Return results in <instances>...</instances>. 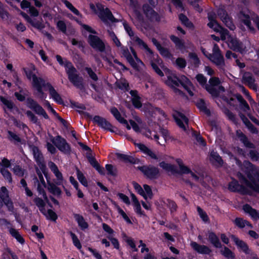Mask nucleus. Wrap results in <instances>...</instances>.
Returning <instances> with one entry per match:
<instances>
[{
	"label": "nucleus",
	"instance_id": "obj_1",
	"mask_svg": "<svg viewBox=\"0 0 259 259\" xmlns=\"http://www.w3.org/2000/svg\"><path fill=\"white\" fill-rule=\"evenodd\" d=\"M241 171L237 174L242 185L232 178L228 185V189L232 192H238L243 194L252 195L253 192L259 193V168L249 161H244Z\"/></svg>",
	"mask_w": 259,
	"mask_h": 259
},
{
	"label": "nucleus",
	"instance_id": "obj_2",
	"mask_svg": "<svg viewBox=\"0 0 259 259\" xmlns=\"http://www.w3.org/2000/svg\"><path fill=\"white\" fill-rule=\"evenodd\" d=\"M135 118L137 123L130 120V125L129 124L131 128L132 127L135 132L142 133L146 137L154 140L161 145H164L165 143L172 140L168 131L162 128L158 124L154 125V129H153V131H151L149 129L145 128L143 127L140 128L138 124L141 125L142 122L141 119L138 116H136Z\"/></svg>",
	"mask_w": 259,
	"mask_h": 259
},
{
	"label": "nucleus",
	"instance_id": "obj_3",
	"mask_svg": "<svg viewBox=\"0 0 259 259\" xmlns=\"http://www.w3.org/2000/svg\"><path fill=\"white\" fill-rule=\"evenodd\" d=\"M157 66L162 68L167 76V79L165 81L166 84L170 87L173 92L177 95L182 96V92L179 89L180 83L187 91L190 96H193L195 94V90L189 79L184 75L181 76L180 79L171 73V71L166 68H164L161 59H158L156 63Z\"/></svg>",
	"mask_w": 259,
	"mask_h": 259
},
{
	"label": "nucleus",
	"instance_id": "obj_4",
	"mask_svg": "<svg viewBox=\"0 0 259 259\" xmlns=\"http://www.w3.org/2000/svg\"><path fill=\"white\" fill-rule=\"evenodd\" d=\"M143 11L147 18V20H145L143 16L136 10L134 12L135 18L133 19V23L135 26L141 31H143L144 29H148L149 24L147 20L150 21H156L160 20V17L158 14L149 6L146 5H144Z\"/></svg>",
	"mask_w": 259,
	"mask_h": 259
},
{
	"label": "nucleus",
	"instance_id": "obj_5",
	"mask_svg": "<svg viewBox=\"0 0 259 259\" xmlns=\"http://www.w3.org/2000/svg\"><path fill=\"white\" fill-rule=\"evenodd\" d=\"M197 81L212 96L218 97L221 92H224V88L220 86L218 78L212 77L209 80V84H206L207 79L201 74H198L196 76Z\"/></svg>",
	"mask_w": 259,
	"mask_h": 259
},
{
	"label": "nucleus",
	"instance_id": "obj_6",
	"mask_svg": "<svg viewBox=\"0 0 259 259\" xmlns=\"http://www.w3.org/2000/svg\"><path fill=\"white\" fill-rule=\"evenodd\" d=\"M132 40L135 43L139 48L145 51L147 55L148 56L149 60H150L151 65L156 73L160 76H164L163 72L158 68L156 64L157 60L160 59L158 56L155 55L147 45L137 35L134 36Z\"/></svg>",
	"mask_w": 259,
	"mask_h": 259
},
{
	"label": "nucleus",
	"instance_id": "obj_7",
	"mask_svg": "<svg viewBox=\"0 0 259 259\" xmlns=\"http://www.w3.org/2000/svg\"><path fill=\"white\" fill-rule=\"evenodd\" d=\"M56 59L58 63L62 66L65 67L66 71L68 75V78L74 85L78 88L82 86V79L76 74L75 68L72 64L67 61L66 59H63L60 56L57 55Z\"/></svg>",
	"mask_w": 259,
	"mask_h": 259
},
{
	"label": "nucleus",
	"instance_id": "obj_8",
	"mask_svg": "<svg viewBox=\"0 0 259 259\" xmlns=\"http://www.w3.org/2000/svg\"><path fill=\"white\" fill-rule=\"evenodd\" d=\"M24 70L27 77L32 80V85L37 92V97L41 100H45L47 98V95L43 92L42 88L46 85L45 81L40 77H37L30 71L26 69Z\"/></svg>",
	"mask_w": 259,
	"mask_h": 259
},
{
	"label": "nucleus",
	"instance_id": "obj_9",
	"mask_svg": "<svg viewBox=\"0 0 259 259\" xmlns=\"http://www.w3.org/2000/svg\"><path fill=\"white\" fill-rule=\"evenodd\" d=\"M133 56L130 54L128 49L121 47L120 51L122 56L126 58L128 62L135 69L140 70L144 66L142 61L138 57L136 52L133 48H130Z\"/></svg>",
	"mask_w": 259,
	"mask_h": 259
},
{
	"label": "nucleus",
	"instance_id": "obj_10",
	"mask_svg": "<svg viewBox=\"0 0 259 259\" xmlns=\"http://www.w3.org/2000/svg\"><path fill=\"white\" fill-rule=\"evenodd\" d=\"M91 9L97 14L99 17L104 22L110 21L111 22H117L118 20L115 18L111 11L108 8H105L101 4H97L96 5L91 4L90 5Z\"/></svg>",
	"mask_w": 259,
	"mask_h": 259
},
{
	"label": "nucleus",
	"instance_id": "obj_11",
	"mask_svg": "<svg viewBox=\"0 0 259 259\" xmlns=\"http://www.w3.org/2000/svg\"><path fill=\"white\" fill-rule=\"evenodd\" d=\"M221 39L226 40L228 45L231 49L243 53L245 51L244 45L239 42L236 37L232 36L229 34L228 31L224 29L220 32Z\"/></svg>",
	"mask_w": 259,
	"mask_h": 259
},
{
	"label": "nucleus",
	"instance_id": "obj_12",
	"mask_svg": "<svg viewBox=\"0 0 259 259\" xmlns=\"http://www.w3.org/2000/svg\"><path fill=\"white\" fill-rule=\"evenodd\" d=\"M201 51L203 54L218 67L222 68L225 66L224 57L217 45H214L212 55L207 53L204 49H202Z\"/></svg>",
	"mask_w": 259,
	"mask_h": 259
},
{
	"label": "nucleus",
	"instance_id": "obj_13",
	"mask_svg": "<svg viewBox=\"0 0 259 259\" xmlns=\"http://www.w3.org/2000/svg\"><path fill=\"white\" fill-rule=\"evenodd\" d=\"M26 104L29 108L33 110L37 114L42 116L46 119L49 118L48 115L42 107L32 98H27Z\"/></svg>",
	"mask_w": 259,
	"mask_h": 259
},
{
	"label": "nucleus",
	"instance_id": "obj_14",
	"mask_svg": "<svg viewBox=\"0 0 259 259\" xmlns=\"http://www.w3.org/2000/svg\"><path fill=\"white\" fill-rule=\"evenodd\" d=\"M172 116L175 119L177 124L183 131H186L188 127V119L183 113L179 111H175Z\"/></svg>",
	"mask_w": 259,
	"mask_h": 259
},
{
	"label": "nucleus",
	"instance_id": "obj_15",
	"mask_svg": "<svg viewBox=\"0 0 259 259\" xmlns=\"http://www.w3.org/2000/svg\"><path fill=\"white\" fill-rule=\"evenodd\" d=\"M52 142L61 152L64 153H69L70 151V148L69 144L66 140L60 136H57L52 140Z\"/></svg>",
	"mask_w": 259,
	"mask_h": 259
},
{
	"label": "nucleus",
	"instance_id": "obj_16",
	"mask_svg": "<svg viewBox=\"0 0 259 259\" xmlns=\"http://www.w3.org/2000/svg\"><path fill=\"white\" fill-rule=\"evenodd\" d=\"M88 42L95 49L100 52L105 50V45L98 36L94 34H90L88 36Z\"/></svg>",
	"mask_w": 259,
	"mask_h": 259
},
{
	"label": "nucleus",
	"instance_id": "obj_17",
	"mask_svg": "<svg viewBox=\"0 0 259 259\" xmlns=\"http://www.w3.org/2000/svg\"><path fill=\"white\" fill-rule=\"evenodd\" d=\"M145 176L150 179H154L159 175V169L158 168L152 166H143L138 167Z\"/></svg>",
	"mask_w": 259,
	"mask_h": 259
},
{
	"label": "nucleus",
	"instance_id": "obj_18",
	"mask_svg": "<svg viewBox=\"0 0 259 259\" xmlns=\"http://www.w3.org/2000/svg\"><path fill=\"white\" fill-rule=\"evenodd\" d=\"M218 15L220 17L223 22L231 30H233L235 28L231 18L226 13L223 8H221L218 10Z\"/></svg>",
	"mask_w": 259,
	"mask_h": 259
},
{
	"label": "nucleus",
	"instance_id": "obj_19",
	"mask_svg": "<svg viewBox=\"0 0 259 259\" xmlns=\"http://www.w3.org/2000/svg\"><path fill=\"white\" fill-rule=\"evenodd\" d=\"M0 101L4 105V108L5 110L8 109L13 113H18L19 112L18 108L9 98L0 96Z\"/></svg>",
	"mask_w": 259,
	"mask_h": 259
},
{
	"label": "nucleus",
	"instance_id": "obj_20",
	"mask_svg": "<svg viewBox=\"0 0 259 259\" xmlns=\"http://www.w3.org/2000/svg\"><path fill=\"white\" fill-rule=\"evenodd\" d=\"M242 82L253 90L257 89V85L255 82V79L253 75L250 72H245L242 76Z\"/></svg>",
	"mask_w": 259,
	"mask_h": 259
},
{
	"label": "nucleus",
	"instance_id": "obj_21",
	"mask_svg": "<svg viewBox=\"0 0 259 259\" xmlns=\"http://www.w3.org/2000/svg\"><path fill=\"white\" fill-rule=\"evenodd\" d=\"M93 120L102 128L109 131L111 132H114L113 130V127L105 119L102 118L100 116H96L94 118Z\"/></svg>",
	"mask_w": 259,
	"mask_h": 259
},
{
	"label": "nucleus",
	"instance_id": "obj_22",
	"mask_svg": "<svg viewBox=\"0 0 259 259\" xmlns=\"http://www.w3.org/2000/svg\"><path fill=\"white\" fill-rule=\"evenodd\" d=\"M34 157L38 163L40 169L42 172L45 174L46 172V167L44 162L43 158L41 154L39 151L36 147H33L32 149Z\"/></svg>",
	"mask_w": 259,
	"mask_h": 259
},
{
	"label": "nucleus",
	"instance_id": "obj_23",
	"mask_svg": "<svg viewBox=\"0 0 259 259\" xmlns=\"http://www.w3.org/2000/svg\"><path fill=\"white\" fill-rule=\"evenodd\" d=\"M177 162L179 165L180 169L182 173L189 174L190 175V178H191L192 180L199 181L200 178L199 176L192 172L187 166L184 165L181 159H177Z\"/></svg>",
	"mask_w": 259,
	"mask_h": 259
},
{
	"label": "nucleus",
	"instance_id": "obj_24",
	"mask_svg": "<svg viewBox=\"0 0 259 259\" xmlns=\"http://www.w3.org/2000/svg\"><path fill=\"white\" fill-rule=\"evenodd\" d=\"M148 112L154 120H163L166 118L164 113L158 108H155L149 105Z\"/></svg>",
	"mask_w": 259,
	"mask_h": 259
},
{
	"label": "nucleus",
	"instance_id": "obj_25",
	"mask_svg": "<svg viewBox=\"0 0 259 259\" xmlns=\"http://www.w3.org/2000/svg\"><path fill=\"white\" fill-rule=\"evenodd\" d=\"M37 172L38 175L39 179V182H38L37 185V191L39 195L42 196L43 198H44V200L46 201H48V198L44 190L45 188L46 187V183L45 180L41 174L39 173L38 171Z\"/></svg>",
	"mask_w": 259,
	"mask_h": 259
},
{
	"label": "nucleus",
	"instance_id": "obj_26",
	"mask_svg": "<svg viewBox=\"0 0 259 259\" xmlns=\"http://www.w3.org/2000/svg\"><path fill=\"white\" fill-rule=\"evenodd\" d=\"M208 18L209 22L207 25L210 28L213 29L214 31L220 33L224 29L215 21L214 14L211 13H208Z\"/></svg>",
	"mask_w": 259,
	"mask_h": 259
},
{
	"label": "nucleus",
	"instance_id": "obj_27",
	"mask_svg": "<svg viewBox=\"0 0 259 259\" xmlns=\"http://www.w3.org/2000/svg\"><path fill=\"white\" fill-rule=\"evenodd\" d=\"M190 245L194 250L200 254H209L211 252V250L207 246L200 245L195 242H191Z\"/></svg>",
	"mask_w": 259,
	"mask_h": 259
},
{
	"label": "nucleus",
	"instance_id": "obj_28",
	"mask_svg": "<svg viewBox=\"0 0 259 259\" xmlns=\"http://www.w3.org/2000/svg\"><path fill=\"white\" fill-rule=\"evenodd\" d=\"M49 166L57 178V184L59 185H62L63 178L61 172L59 170L57 165L53 162H50L49 163Z\"/></svg>",
	"mask_w": 259,
	"mask_h": 259
},
{
	"label": "nucleus",
	"instance_id": "obj_29",
	"mask_svg": "<svg viewBox=\"0 0 259 259\" xmlns=\"http://www.w3.org/2000/svg\"><path fill=\"white\" fill-rule=\"evenodd\" d=\"M44 87H47L50 92L52 98L57 103L62 104L63 100L60 95L56 92L54 88L49 83H46Z\"/></svg>",
	"mask_w": 259,
	"mask_h": 259
},
{
	"label": "nucleus",
	"instance_id": "obj_30",
	"mask_svg": "<svg viewBox=\"0 0 259 259\" xmlns=\"http://www.w3.org/2000/svg\"><path fill=\"white\" fill-rule=\"evenodd\" d=\"M244 212L249 214L254 221L259 220V211L252 208L249 205L245 204L243 206Z\"/></svg>",
	"mask_w": 259,
	"mask_h": 259
},
{
	"label": "nucleus",
	"instance_id": "obj_31",
	"mask_svg": "<svg viewBox=\"0 0 259 259\" xmlns=\"http://www.w3.org/2000/svg\"><path fill=\"white\" fill-rule=\"evenodd\" d=\"M130 94L132 96V101L133 105L137 108H140L142 107L141 98L139 96L137 91L131 90Z\"/></svg>",
	"mask_w": 259,
	"mask_h": 259
},
{
	"label": "nucleus",
	"instance_id": "obj_32",
	"mask_svg": "<svg viewBox=\"0 0 259 259\" xmlns=\"http://www.w3.org/2000/svg\"><path fill=\"white\" fill-rule=\"evenodd\" d=\"M136 146L144 154L149 156L151 158L154 159H157L158 157L156 155V154L153 153L150 149L147 148L145 145L138 143L136 144Z\"/></svg>",
	"mask_w": 259,
	"mask_h": 259
},
{
	"label": "nucleus",
	"instance_id": "obj_33",
	"mask_svg": "<svg viewBox=\"0 0 259 259\" xmlns=\"http://www.w3.org/2000/svg\"><path fill=\"white\" fill-rule=\"evenodd\" d=\"M236 136L237 138L243 143L244 145L249 148H253L254 145L251 143L249 142L247 138L245 136V135L240 131H236Z\"/></svg>",
	"mask_w": 259,
	"mask_h": 259
},
{
	"label": "nucleus",
	"instance_id": "obj_34",
	"mask_svg": "<svg viewBox=\"0 0 259 259\" xmlns=\"http://www.w3.org/2000/svg\"><path fill=\"white\" fill-rule=\"evenodd\" d=\"M232 239L234 241L238 247L242 249L245 253H249V249L246 244L242 240H239L237 237L234 235L231 236Z\"/></svg>",
	"mask_w": 259,
	"mask_h": 259
},
{
	"label": "nucleus",
	"instance_id": "obj_35",
	"mask_svg": "<svg viewBox=\"0 0 259 259\" xmlns=\"http://www.w3.org/2000/svg\"><path fill=\"white\" fill-rule=\"evenodd\" d=\"M22 15L25 18V19L33 27L40 29L44 28V25L41 22L35 19H32L30 18L25 13H22Z\"/></svg>",
	"mask_w": 259,
	"mask_h": 259
},
{
	"label": "nucleus",
	"instance_id": "obj_36",
	"mask_svg": "<svg viewBox=\"0 0 259 259\" xmlns=\"http://www.w3.org/2000/svg\"><path fill=\"white\" fill-rule=\"evenodd\" d=\"M131 198L133 203L135 211L138 214L144 215V212L142 210L141 204L134 194H131Z\"/></svg>",
	"mask_w": 259,
	"mask_h": 259
},
{
	"label": "nucleus",
	"instance_id": "obj_37",
	"mask_svg": "<svg viewBox=\"0 0 259 259\" xmlns=\"http://www.w3.org/2000/svg\"><path fill=\"white\" fill-rule=\"evenodd\" d=\"M74 218L81 229L85 230L88 228V224L82 215L78 214H74Z\"/></svg>",
	"mask_w": 259,
	"mask_h": 259
},
{
	"label": "nucleus",
	"instance_id": "obj_38",
	"mask_svg": "<svg viewBox=\"0 0 259 259\" xmlns=\"http://www.w3.org/2000/svg\"><path fill=\"white\" fill-rule=\"evenodd\" d=\"M111 112L118 121L121 123L125 124L128 130L131 129V127L129 126V124L127 123V121L121 117L120 114L117 109L113 108L111 109Z\"/></svg>",
	"mask_w": 259,
	"mask_h": 259
},
{
	"label": "nucleus",
	"instance_id": "obj_39",
	"mask_svg": "<svg viewBox=\"0 0 259 259\" xmlns=\"http://www.w3.org/2000/svg\"><path fill=\"white\" fill-rule=\"evenodd\" d=\"M239 18L248 29L253 30V28H252L251 25L250 19L248 14L241 13L239 15Z\"/></svg>",
	"mask_w": 259,
	"mask_h": 259
},
{
	"label": "nucleus",
	"instance_id": "obj_40",
	"mask_svg": "<svg viewBox=\"0 0 259 259\" xmlns=\"http://www.w3.org/2000/svg\"><path fill=\"white\" fill-rule=\"evenodd\" d=\"M210 160L211 161L217 165H221L223 164V160L219 155L214 151L210 153Z\"/></svg>",
	"mask_w": 259,
	"mask_h": 259
},
{
	"label": "nucleus",
	"instance_id": "obj_41",
	"mask_svg": "<svg viewBox=\"0 0 259 259\" xmlns=\"http://www.w3.org/2000/svg\"><path fill=\"white\" fill-rule=\"evenodd\" d=\"M208 239L211 243L216 247L220 248L222 246L221 243L219 241L218 237L213 232L208 233Z\"/></svg>",
	"mask_w": 259,
	"mask_h": 259
},
{
	"label": "nucleus",
	"instance_id": "obj_42",
	"mask_svg": "<svg viewBox=\"0 0 259 259\" xmlns=\"http://www.w3.org/2000/svg\"><path fill=\"white\" fill-rule=\"evenodd\" d=\"M62 2L65 5V6L74 15L82 17V15L79 12V11L76 9L72 4L67 0H62Z\"/></svg>",
	"mask_w": 259,
	"mask_h": 259
},
{
	"label": "nucleus",
	"instance_id": "obj_43",
	"mask_svg": "<svg viewBox=\"0 0 259 259\" xmlns=\"http://www.w3.org/2000/svg\"><path fill=\"white\" fill-rule=\"evenodd\" d=\"M235 224L240 228H244L245 226L249 228H252V225L249 222L241 218H236L235 220Z\"/></svg>",
	"mask_w": 259,
	"mask_h": 259
},
{
	"label": "nucleus",
	"instance_id": "obj_44",
	"mask_svg": "<svg viewBox=\"0 0 259 259\" xmlns=\"http://www.w3.org/2000/svg\"><path fill=\"white\" fill-rule=\"evenodd\" d=\"M48 189L50 193L55 195L59 196L61 194V190L53 183H48Z\"/></svg>",
	"mask_w": 259,
	"mask_h": 259
},
{
	"label": "nucleus",
	"instance_id": "obj_45",
	"mask_svg": "<svg viewBox=\"0 0 259 259\" xmlns=\"http://www.w3.org/2000/svg\"><path fill=\"white\" fill-rule=\"evenodd\" d=\"M10 233L20 243L23 244L24 240L20 234L19 232L14 228H10Z\"/></svg>",
	"mask_w": 259,
	"mask_h": 259
},
{
	"label": "nucleus",
	"instance_id": "obj_46",
	"mask_svg": "<svg viewBox=\"0 0 259 259\" xmlns=\"http://www.w3.org/2000/svg\"><path fill=\"white\" fill-rule=\"evenodd\" d=\"M160 166L167 172L174 173L176 171V167L174 165L161 162L159 164Z\"/></svg>",
	"mask_w": 259,
	"mask_h": 259
},
{
	"label": "nucleus",
	"instance_id": "obj_47",
	"mask_svg": "<svg viewBox=\"0 0 259 259\" xmlns=\"http://www.w3.org/2000/svg\"><path fill=\"white\" fill-rule=\"evenodd\" d=\"M221 252L225 257L228 259H235V255L233 252L226 247H224L221 250Z\"/></svg>",
	"mask_w": 259,
	"mask_h": 259
},
{
	"label": "nucleus",
	"instance_id": "obj_48",
	"mask_svg": "<svg viewBox=\"0 0 259 259\" xmlns=\"http://www.w3.org/2000/svg\"><path fill=\"white\" fill-rule=\"evenodd\" d=\"M34 201L39 210L42 213H45V201L40 198L36 197L34 199Z\"/></svg>",
	"mask_w": 259,
	"mask_h": 259
},
{
	"label": "nucleus",
	"instance_id": "obj_49",
	"mask_svg": "<svg viewBox=\"0 0 259 259\" xmlns=\"http://www.w3.org/2000/svg\"><path fill=\"white\" fill-rule=\"evenodd\" d=\"M144 195H141L145 199L148 198L151 199L152 197V192L151 188L147 185H144Z\"/></svg>",
	"mask_w": 259,
	"mask_h": 259
},
{
	"label": "nucleus",
	"instance_id": "obj_50",
	"mask_svg": "<svg viewBox=\"0 0 259 259\" xmlns=\"http://www.w3.org/2000/svg\"><path fill=\"white\" fill-rule=\"evenodd\" d=\"M116 209L118 213L121 215L124 220L129 224H132V222L130 219L128 218L126 213L117 205H116Z\"/></svg>",
	"mask_w": 259,
	"mask_h": 259
},
{
	"label": "nucleus",
	"instance_id": "obj_51",
	"mask_svg": "<svg viewBox=\"0 0 259 259\" xmlns=\"http://www.w3.org/2000/svg\"><path fill=\"white\" fill-rule=\"evenodd\" d=\"M242 121L244 123V124L248 127L249 130L252 133H256V128L253 126V125L250 122V121L248 120V119L245 117L244 116H240Z\"/></svg>",
	"mask_w": 259,
	"mask_h": 259
},
{
	"label": "nucleus",
	"instance_id": "obj_52",
	"mask_svg": "<svg viewBox=\"0 0 259 259\" xmlns=\"http://www.w3.org/2000/svg\"><path fill=\"white\" fill-rule=\"evenodd\" d=\"M192 135L194 138H195L196 141V144L197 145L201 147H204L206 145L205 142L199 134H197V133L193 132Z\"/></svg>",
	"mask_w": 259,
	"mask_h": 259
},
{
	"label": "nucleus",
	"instance_id": "obj_53",
	"mask_svg": "<svg viewBox=\"0 0 259 259\" xmlns=\"http://www.w3.org/2000/svg\"><path fill=\"white\" fill-rule=\"evenodd\" d=\"M117 86L121 90H127L128 83L124 79H121L116 81Z\"/></svg>",
	"mask_w": 259,
	"mask_h": 259
},
{
	"label": "nucleus",
	"instance_id": "obj_54",
	"mask_svg": "<svg viewBox=\"0 0 259 259\" xmlns=\"http://www.w3.org/2000/svg\"><path fill=\"white\" fill-rule=\"evenodd\" d=\"M170 38L175 44L176 47H178L179 49L182 50L184 48V43L179 38L174 35H171L170 36Z\"/></svg>",
	"mask_w": 259,
	"mask_h": 259
},
{
	"label": "nucleus",
	"instance_id": "obj_55",
	"mask_svg": "<svg viewBox=\"0 0 259 259\" xmlns=\"http://www.w3.org/2000/svg\"><path fill=\"white\" fill-rule=\"evenodd\" d=\"M0 172L3 176V177L6 179L9 183H12V179L11 177V174L8 171L7 169H4L2 166L1 167Z\"/></svg>",
	"mask_w": 259,
	"mask_h": 259
},
{
	"label": "nucleus",
	"instance_id": "obj_56",
	"mask_svg": "<svg viewBox=\"0 0 259 259\" xmlns=\"http://www.w3.org/2000/svg\"><path fill=\"white\" fill-rule=\"evenodd\" d=\"M74 20L76 21L80 26H81V27H82V28L84 30H85L87 31L88 32H90L92 34L96 33V31L95 30H94L90 26L82 23V22L77 19H74Z\"/></svg>",
	"mask_w": 259,
	"mask_h": 259
},
{
	"label": "nucleus",
	"instance_id": "obj_57",
	"mask_svg": "<svg viewBox=\"0 0 259 259\" xmlns=\"http://www.w3.org/2000/svg\"><path fill=\"white\" fill-rule=\"evenodd\" d=\"M47 219L55 221L57 216L56 213L51 209H48L47 211L45 209V213H43Z\"/></svg>",
	"mask_w": 259,
	"mask_h": 259
},
{
	"label": "nucleus",
	"instance_id": "obj_58",
	"mask_svg": "<svg viewBox=\"0 0 259 259\" xmlns=\"http://www.w3.org/2000/svg\"><path fill=\"white\" fill-rule=\"evenodd\" d=\"M77 177L79 181L84 186H88V182L83 174L78 169L77 170Z\"/></svg>",
	"mask_w": 259,
	"mask_h": 259
},
{
	"label": "nucleus",
	"instance_id": "obj_59",
	"mask_svg": "<svg viewBox=\"0 0 259 259\" xmlns=\"http://www.w3.org/2000/svg\"><path fill=\"white\" fill-rule=\"evenodd\" d=\"M179 19H180V21H181V22L183 24L186 25L187 27H190V28L192 27V26H193L192 24L191 23V22H190L189 21V20L188 19L187 17L186 16H185L184 15L180 14L179 15Z\"/></svg>",
	"mask_w": 259,
	"mask_h": 259
},
{
	"label": "nucleus",
	"instance_id": "obj_60",
	"mask_svg": "<svg viewBox=\"0 0 259 259\" xmlns=\"http://www.w3.org/2000/svg\"><path fill=\"white\" fill-rule=\"evenodd\" d=\"M123 25L124 28V29L125 30L127 33L128 34L129 36L131 38V39L132 40L134 36H136V35H134V33L133 31L132 30L131 27L128 25L127 23H126L125 22H124L123 23Z\"/></svg>",
	"mask_w": 259,
	"mask_h": 259
},
{
	"label": "nucleus",
	"instance_id": "obj_61",
	"mask_svg": "<svg viewBox=\"0 0 259 259\" xmlns=\"http://www.w3.org/2000/svg\"><path fill=\"white\" fill-rule=\"evenodd\" d=\"M102 227L103 230L108 234V236H114V231L109 225L105 223H103Z\"/></svg>",
	"mask_w": 259,
	"mask_h": 259
},
{
	"label": "nucleus",
	"instance_id": "obj_62",
	"mask_svg": "<svg viewBox=\"0 0 259 259\" xmlns=\"http://www.w3.org/2000/svg\"><path fill=\"white\" fill-rule=\"evenodd\" d=\"M237 98L242 105V107L243 108L244 111H247V110H248L249 109V107L247 102L243 99L242 96L240 95H237Z\"/></svg>",
	"mask_w": 259,
	"mask_h": 259
},
{
	"label": "nucleus",
	"instance_id": "obj_63",
	"mask_svg": "<svg viewBox=\"0 0 259 259\" xmlns=\"http://www.w3.org/2000/svg\"><path fill=\"white\" fill-rule=\"evenodd\" d=\"M70 235L74 246H75L78 249H80L81 248V245L77 236L73 233H71Z\"/></svg>",
	"mask_w": 259,
	"mask_h": 259
},
{
	"label": "nucleus",
	"instance_id": "obj_64",
	"mask_svg": "<svg viewBox=\"0 0 259 259\" xmlns=\"http://www.w3.org/2000/svg\"><path fill=\"white\" fill-rule=\"evenodd\" d=\"M0 198L2 200L9 198L8 191L5 187H2L0 189Z\"/></svg>",
	"mask_w": 259,
	"mask_h": 259
}]
</instances>
